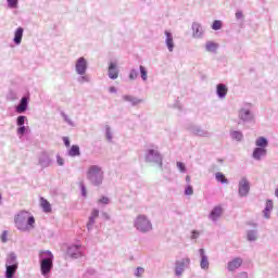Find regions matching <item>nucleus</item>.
<instances>
[{
    "mask_svg": "<svg viewBox=\"0 0 278 278\" xmlns=\"http://www.w3.org/2000/svg\"><path fill=\"white\" fill-rule=\"evenodd\" d=\"M14 224L18 231L29 233L36 229V218L27 211H21L14 216Z\"/></svg>",
    "mask_w": 278,
    "mask_h": 278,
    "instance_id": "f257e3e1",
    "label": "nucleus"
},
{
    "mask_svg": "<svg viewBox=\"0 0 278 278\" xmlns=\"http://www.w3.org/2000/svg\"><path fill=\"white\" fill-rule=\"evenodd\" d=\"M87 179L91 186H102L105 179V172L103 167L99 165H90L87 169Z\"/></svg>",
    "mask_w": 278,
    "mask_h": 278,
    "instance_id": "f03ea898",
    "label": "nucleus"
},
{
    "mask_svg": "<svg viewBox=\"0 0 278 278\" xmlns=\"http://www.w3.org/2000/svg\"><path fill=\"white\" fill-rule=\"evenodd\" d=\"M132 227L138 233H151V231H153V223L151 218L144 214H139L134 218Z\"/></svg>",
    "mask_w": 278,
    "mask_h": 278,
    "instance_id": "7ed1b4c3",
    "label": "nucleus"
},
{
    "mask_svg": "<svg viewBox=\"0 0 278 278\" xmlns=\"http://www.w3.org/2000/svg\"><path fill=\"white\" fill-rule=\"evenodd\" d=\"M39 260L41 275H43V277H47L53 268V253H51V251L49 250L40 252Z\"/></svg>",
    "mask_w": 278,
    "mask_h": 278,
    "instance_id": "20e7f679",
    "label": "nucleus"
},
{
    "mask_svg": "<svg viewBox=\"0 0 278 278\" xmlns=\"http://www.w3.org/2000/svg\"><path fill=\"white\" fill-rule=\"evenodd\" d=\"M16 270H18V257L16 256V253L10 252L5 258L4 277L14 278V275H16Z\"/></svg>",
    "mask_w": 278,
    "mask_h": 278,
    "instance_id": "39448f33",
    "label": "nucleus"
},
{
    "mask_svg": "<svg viewBox=\"0 0 278 278\" xmlns=\"http://www.w3.org/2000/svg\"><path fill=\"white\" fill-rule=\"evenodd\" d=\"M146 162L159 166L161 170H164V157L157 149H148L146 151Z\"/></svg>",
    "mask_w": 278,
    "mask_h": 278,
    "instance_id": "423d86ee",
    "label": "nucleus"
},
{
    "mask_svg": "<svg viewBox=\"0 0 278 278\" xmlns=\"http://www.w3.org/2000/svg\"><path fill=\"white\" fill-rule=\"evenodd\" d=\"M253 104L244 103L238 112V118L243 123H253L255 114L253 113Z\"/></svg>",
    "mask_w": 278,
    "mask_h": 278,
    "instance_id": "0eeeda50",
    "label": "nucleus"
},
{
    "mask_svg": "<svg viewBox=\"0 0 278 278\" xmlns=\"http://www.w3.org/2000/svg\"><path fill=\"white\" fill-rule=\"evenodd\" d=\"M190 268V257H184L175 262V276L182 277L186 269Z\"/></svg>",
    "mask_w": 278,
    "mask_h": 278,
    "instance_id": "6e6552de",
    "label": "nucleus"
},
{
    "mask_svg": "<svg viewBox=\"0 0 278 278\" xmlns=\"http://www.w3.org/2000/svg\"><path fill=\"white\" fill-rule=\"evenodd\" d=\"M251 192V182L247 177H242L238 182V194L241 199L249 197Z\"/></svg>",
    "mask_w": 278,
    "mask_h": 278,
    "instance_id": "1a4fd4ad",
    "label": "nucleus"
},
{
    "mask_svg": "<svg viewBox=\"0 0 278 278\" xmlns=\"http://www.w3.org/2000/svg\"><path fill=\"white\" fill-rule=\"evenodd\" d=\"M66 253L72 260H79V257H84V248L79 244H73L67 247Z\"/></svg>",
    "mask_w": 278,
    "mask_h": 278,
    "instance_id": "9d476101",
    "label": "nucleus"
},
{
    "mask_svg": "<svg viewBox=\"0 0 278 278\" xmlns=\"http://www.w3.org/2000/svg\"><path fill=\"white\" fill-rule=\"evenodd\" d=\"M75 71L77 75H86L88 71V61L86 60V58L80 56L76 60Z\"/></svg>",
    "mask_w": 278,
    "mask_h": 278,
    "instance_id": "9b49d317",
    "label": "nucleus"
},
{
    "mask_svg": "<svg viewBox=\"0 0 278 278\" xmlns=\"http://www.w3.org/2000/svg\"><path fill=\"white\" fill-rule=\"evenodd\" d=\"M38 165L41 168H49V166L53 165V160L47 152H41L38 156Z\"/></svg>",
    "mask_w": 278,
    "mask_h": 278,
    "instance_id": "f8f14e48",
    "label": "nucleus"
},
{
    "mask_svg": "<svg viewBox=\"0 0 278 278\" xmlns=\"http://www.w3.org/2000/svg\"><path fill=\"white\" fill-rule=\"evenodd\" d=\"M188 131L193 136H199L200 138H210V131L201 128V126L190 125L188 126Z\"/></svg>",
    "mask_w": 278,
    "mask_h": 278,
    "instance_id": "ddd939ff",
    "label": "nucleus"
},
{
    "mask_svg": "<svg viewBox=\"0 0 278 278\" xmlns=\"http://www.w3.org/2000/svg\"><path fill=\"white\" fill-rule=\"evenodd\" d=\"M29 108V97L24 96L15 106L16 114H25Z\"/></svg>",
    "mask_w": 278,
    "mask_h": 278,
    "instance_id": "4468645a",
    "label": "nucleus"
},
{
    "mask_svg": "<svg viewBox=\"0 0 278 278\" xmlns=\"http://www.w3.org/2000/svg\"><path fill=\"white\" fill-rule=\"evenodd\" d=\"M244 264V260L242 257H235L227 263L228 273H236L240 266Z\"/></svg>",
    "mask_w": 278,
    "mask_h": 278,
    "instance_id": "2eb2a0df",
    "label": "nucleus"
},
{
    "mask_svg": "<svg viewBox=\"0 0 278 278\" xmlns=\"http://www.w3.org/2000/svg\"><path fill=\"white\" fill-rule=\"evenodd\" d=\"M97 218H99V210L98 208H92L91 214L88 218L87 222V231H92L94 229V225L97 223Z\"/></svg>",
    "mask_w": 278,
    "mask_h": 278,
    "instance_id": "dca6fc26",
    "label": "nucleus"
},
{
    "mask_svg": "<svg viewBox=\"0 0 278 278\" xmlns=\"http://www.w3.org/2000/svg\"><path fill=\"white\" fill-rule=\"evenodd\" d=\"M118 63L116 61H111L109 63V70H108V75L110 79H118Z\"/></svg>",
    "mask_w": 278,
    "mask_h": 278,
    "instance_id": "f3484780",
    "label": "nucleus"
},
{
    "mask_svg": "<svg viewBox=\"0 0 278 278\" xmlns=\"http://www.w3.org/2000/svg\"><path fill=\"white\" fill-rule=\"evenodd\" d=\"M192 37L193 38H203V34H205V29H203V26L199 22H193L192 26Z\"/></svg>",
    "mask_w": 278,
    "mask_h": 278,
    "instance_id": "a211bd4d",
    "label": "nucleus"
},
{
    "mask_svg": "<svg viewBox=\"0 0 278 278\" xmlns=\"http://www.w3.org/2000/svg\"><path fill=\"white\" fill-rule=\"evenodd\" d=\"M200 253V268L202 270H210V258L207 257V254H205V250L204 249H200L199 250Z\"/></svg>",
    "mask_w": 278,
    "mask_h": 278,
    "instance_id": "6ab92c4d",
    "label": "nucleus"
},
{
    "mask_svg": "<svg viewBox=\"0 0 278 278\" xmlns=\"http://www.w3.org/2000/svg\"><path fill=\"white\" fill-rule=\"evenodd\" d=\"M266 155H268V150L264 148H255L252 153V157L256 162H262Z\"/></svg>",
    "mask_w": 278,
    "mask_h": 278,
    "instance_id": "aec40b11",
    "label": "nucleus"
},
{
    "mask_svg": "<svg viewBox=\"0 0 278 278\" xmlns=\"http://www.w3.org/2000/svg\"><path fill=\"white\" fill-rule=\"evenodd\" d=\"M220 216H223V206L217 205L213 207V210L208 214V219L212 220V223H217Z\"/></svg>",
    "mask_w": 278,
    "mask_h": 278,
    "instance_id": "412c9836",
    "label": "nucleus"
},
{
    "mask_svg": "<svg viewBox=\"0 0 278 278\" xmlns=\"http://www.w3.org/2000/svg\"><path fill=\"white\" fill-rule=\"evenodd\" d=\"M165 45L169 51V53H173L175 50V40L173 39V33L165 30Z\"/></svg>",
    "mask_w": 278,
    "mask_h": 278,
    "instance_id": "4be33fe9",
    "label": "nucleus"
},
{
    "mask_svg": "<svg viewBox=\"0 0 278 278\" xmlns=\"http://www.w3.org/2000/svg\"><path fill=\"white\" fill-rule=\"evenodd\" d=\"M227 92H229V88H227V85L218 84L216 86V94L218 99H225V97H227Z\"/></svg>",
    "mask_w": 278,
    "mask_h": 278,
    "instance_id": "5701e85b",
    "label": "nucleus"
},
{
    "mask_svg": "<svg viewBox=\"0 0 278 278\" xmlns=\"http://www.w3.org/2000/svg\"><path fill=\"white\" fill-rule=\"evenodd\" d=\"M25 29H23V27H18L15 33H14V38H13V42L14 45H21V42H23V34H24Z\"/></svg>",
    "mask_w": 278,
    "mask_h": 278,
    "instance_id": "b1692460",
    "label": "nucleus"
},
{
    "mask_svg": "<svg viewBox=\"0 0 278 278\" xmlns=\"http://www.w3.org/2000/svg\"><path fill=\"white\" fill-rule=\"evenodd\" d=\"M123 101H126L127 103H130L131 105H138L142 103V99H138L134 96L124 94L122 96Z\"/></svg>",
    "mask_w": 278,
    "mask_h": 278,
    "instance_id": "393cba45",
    "label": "nucleus"
},
{
    "mask_svg": "<svg viewBox=\"0 0 278 278\" xmlns=\"http://www.w3.org/2000/svg\"><path fill=\"white\" fill-rule=\"evenodd\" d=\"M218 47L219 45L215 41L205 42V51H207V53H216L218 51Z\"/></svg>",
    "mask_w": 278,
    "mask_h": 278,
    "instance_id": "a878e982",
    "label": "nucleus"
},
{
    "mask_svg": "<svg viewBox=\"0 0 278 278\" xmlns=\"http://www.w3.org/2000/svg\"><path fill=\"white\" fill-rule=\"evenodd\" d=\"M231 140H236V142H242L244 140V134L240 130H230Z\"/></svg>",
    "mask_w": 278,
    "mask_h": 278,
    "instance_id": "bb28decb",
    "label": "nucleus"
},
{
    "mask_svg": "<svg viewBox=\"0 0 278 278\" xmlns=\"http://www.w3.org/2000/svg\"><path fill=\"white\" fill-rule=\"evenodd\" d=\"M255 147L258 149H268V139L266 137H258L255 140Z\"/></svg>",
    "mask_w": 278,
    "mask_h": 278,
    "instance_id": "cd10ccee",
    "label": "nucleus"
},
{
    "mask_svg": "<svg viewBox=\"0 0 278 278\" xmlns=\"http://www.w3.org/2000/svg\"><path fill=\"white\" fill-rule=\"evenodd\" d=\"M104 135L108 140V142H112L114 140V135L112 132V127L110 125H104Z\"/></svg>",
    "mask_w": 278,
    "mask_h": 278,
    "instance_id": "c85d7f7f",
    "label": "nucleus"
},
{
    "mask_svg": "<svg viewBox=\"0 0 278 278\" xmlns=\"http://www.w3.org/2000/svg\"><path fill=\"white\" fill-rule=\"evenodd\" d=\"M40 205L46 214H49L51 212V203H49L47 199L40 198Z\"/></svg>",
    "mask_w": 278,
    "mask_h": 278,
    "instance_id": "c756f323",
    "label": "nucleus"
},
{
    "mask_svg": "<svg viewBox=\"0 0 278 278\" xmlns=\"http://www.w3.org/2000/svg\"><path fill=\"white\" fill-rule=\"evenodd\" d=\"M70 157H77L81 155V152L79 150V146H72V148L68 150Z\"/></svg>",
    "mask_w": 278,
    "mask_h": 278,
    "instance_id": "7c9ffc66",
    "label": "nucleus"
},
{
    "mask_svg": "<svg viewBox=\"0 0 278 278\" xmlns=\"http://www.w3.org/2000/svg\"><path fill=\"white\" fill-rule=\"evenodd\" d=\"M215 179L219 184H229V180L227 179V177H225V175L223 173H220V172H217L215 174Z\"/></svg>",
    "mask_w": 278,
    "mask_h": 278,
    "instance_id": "2f4dec72",
    "label": "nucleus"
},
{
    "mask_svg": "<svg viewBox=\"0 0 278 278\" xmlns=\"http://www.w3.org/2000/svg\"><path fill=\"white\" fill-rule=\"evenodd\" d=\"M247 238L249 242H255L257 240V230H248Z\"/></svg>",
    "mask_w": 278,
    "mask_h": 278,
    "instance_id": "473e14b6",
    "label": "nucleus"
},
{
    "mask_svg": "<svg viewBox=\"0 0 278 278\" xmlns=\"http://www.w3.org/2000/svg\"><path fill=\"white\" fill-rule=\"evenodd\" d=\"M139 71H140L142 81H147V79H149V72L147 71V67L140 65Z\"/></svg>",
    "mask_w": 278,
    "mask_h": 278,
    "instance_id": "72a5a7b5",
    "label": "nucleus"
},
{
    "mask_svg": "<svg viewBox=\"0 0 278 278\" xmlns=\"http://www.w3.org/2000/svg\"><path fill=\"white\" fill-rule=\"evenodd\" d=\"M61 116L64 121V123H67L70 125V127H75V122H73V119L64 112H61Z\"/></svg>",
    "mask_w": 278,
    "mask_h": 278,
    "instance_id": "f704fd0d",
    "label": "nucleus"
},
{
    "mask_svg": "<svg viewBox=\"0 0 278 278\" xmlns=\"http://www.w3.org/2000/svg\"><path fill=\"white\" fill-rule=\"evenodd\" d=\"M212 29L214 31H218L219 29H223V21L220 20H215L212 24Z\"/></svg>",
    "mask_w": 278,
    "mask_h": 278,
    "instance_id": "c9c22d12",
    "label": "nucleus"
},
{
    "mask_svg": "<svg viewBox=\"0 0 278 278\" xmlns=\"http://www.w3.org/2000/svg\"><path fill=\"white\" fill-rule=\"evenodd\" d=\"M27 121V116H25V115H20V116H17V118H16V125L18 126V127H23V126H25V122Z\"/></svg>",
    "mask_w": 278,
    "mask_h": 278,
    "instance_id": "e433bc0d",
    "label": "nucleus"
},
{
    "mask_svg": "<svg viewBox=\"0 0 278 278\" xmlns=\"http://www.w3.org/2000/svg\"><path fill=\"white\" fill-rule=\"evenodd\" d=\"M128 77L130 81H136V79H138V70L131 68Z\"/></svg>",
    "mask_w": 278,
    "mask_h": 278,
    "instance_id": "4c0bfd02",
    "label": "nucleus"
},
{
    "mask_svg": "<svg viewBox=\"0 0 278 278\" xmlns=\"http://www.w3.org/2000/svg\"><path fill=\"white\" fill-rule=\"evenodd\" d=\"M78 84H88L90 81V78L88 76L85 75H80L77 78Z\"/></svg>",
    "mask_w": 278,
    "mask_h": 278,
    "instance_id": "58836bf2",
    "label": "nucleus"
},
{
    "mask_svg": "<svg viewBox=\"0 0 278 278\" xmlns=\"http://www.w3.org/2000/svg\"><path fill=\"white\" fill-rule=\"evenodd\" d=\"M185 194L187 197H192V194H194V189L191 187V185H187L185 188Z\"/></svg>",
    "mask_w": 278,
    "mask_h": 278,
    "instance_id": "ea45409f",
    "label": "nucleus"
},
{
    "mask_svg": "<svg viewBox=\"0 0 278 278\" xmlns=\"http://www.w3.org/2000/svg\"><path fill=\"white\" fill-rule=\"evenodd\" d=\"M142 275H144V268L143 267H137L135 270V277L142 278Z\"/></svg>",
    "mask_w": 278,
    "mask_h": 278,
    "instance_id": "a19ab883",
    "label": "nucleus"
},
{
    "mask_svg": "<svg viewBox=\"0 0 278 278\" xmlns=\"http://www.w3.org/2000/svg\"><path fill=\"white\" fill-rule=\"evenodd\" d=\"M98 203L101 205H110V198L108 197H102L98 200Z\"/></svg>",
    "mask_w": 278,
    "mask_h": 278,
    "instance_id": "79ce46f5",
    "label": "nucleus"
},
{
    "mask_svg": "<svg viewBox=\"0 0 278 278\" xmlns=\"http://www.w3.org/2000/svg\"><path fill=\"white\" fill-rule=\"evenodd\" d=\"M8 7L11 9L18 8V0H7Z\"/></svg>",
    "mask_w": 278,
    "mask_h": 278,
    "instance_id": "37998d69",
    "label": "nucleus"
},
{
    "mask_svg": "<svg viewBox=\"0 0 278 278\" xmlns=\"http://www.w3.org/2000/svg\"><path fill=\"white\" fill-rule=\"evenodd\" d=\"M176 166H177V168H178V170L180 172V173H186V164H184V163H181V162H177L176 163Z\"/></svg>",
    "mask_w": 278,
    "mask_h": 278,
    "instance_id": "c03bdc74",
    "label": "nucleus"
},
{
    "mask_svg": "<svg viewBox=\"0 0 278 278\" xmlns=\"http://www.w3.org/2000/svg\"><path fill=\"white\" fill-rule=\"evenodd\" d=\"M79 188L81 190V197H88V191L86 190V185H84V182L79 184Z\"/></svg>",
    "mask_w": 278,
    "mask_h": 278,
    "instance_id": "a18cd8bd",
    "label": "nucleus"
},
{
    "mask_svg": "<svg viewBox=\"0 0 278 278\" xmlns=\"http://www.w3.org/2000/svg\"><path fill=\"white\" fill-rule=\"evenodd\" d=\"M25 131H27V127L25 126H20L17 128V136H25Z\"/></svg>",
    "mask_w": 278,
    "mask_h": 278,
    "instance_id": "49530a36",
    "label": "nucleus"
},
{
    "mask_svg": "<svg viewBox=\"0 0 278 278\" xmlns=\"http://www.w3.org/2000/svg\"><path fill=\"white\" fill-rule=\"evenodd\" d=\"M265 210H266V212H273V200L266 201Z\"/></svg>",
    "mask_w": 278,
    "mask_h": 278,
    "instance_id": "de8ad7c7",
    "label": "nucleus"
},
{
    "mask_svg": "<svg viewBox=\"0 0 278 278\" xmlns=\"http://www.w3.org/2000/svg\"><path fill=\"white\" fill-rule=\"evenodd\" d=\"M7 99L9 100V101H16V93H14V91H11L9 94H8V97H7Z\"/></svg>",
    "mask_w": 278,
    "mask_h": 278,
    "instance_id": "09e8293b",
    "label": "nucleus"
},
{
    "mask_svg": "<svg viewBox=\"0 0 278 278\" xmlns=\"http://www.w3.org/2000/svg\"><path fill=\"white\" fill-rule=\"evenodd\" d=\"M235 16L237 21H242V18H244V13H242V11H237Z\"/></svg>",
    "mask_w": 278,
    "mask_h": 278,
    "instance_id": "8fccbe9b",
    "label": "nucleus"
},
{
    "mask_svg": "<svg viewBox=\"0 0 278 278\" xmlns=\"http://www.w3.org/2000/svg\"><path fill=\"white\" fill-rule=\"evenodd\" d=\"M56 164L59 166H64V159L60 156V154L56 155Z\"/></svg>",
    "mask_w": 278,
    "mask_h": 278,
    "instance_id": "3c124183",
    "label": "nucleus"
},
{
    "mask_svg": "<svg viewBox=\"0 0 278 278\" xmlns=\"http://www.w3.org/2000/svg\"><path fill=\"white\" fill-rule=\"evenodd\" d=\"M1 242L5 243L8 242V231L4 230L1 235Z\"/></svg>",
    "mask_w": 278,
    "mask_h": 278,
    "instance_id": "603ef678",
    "label": "nucleus"
},
{
    "mask_svg": "<svg viewBox=\"0 0 278 278\" xmlns=\"http://www.w3.org/2000/svg\"><path fill=\"white\" fill-rule=\"evenodd\" d=\"M200 233L198 230H193L191 232V240H197L199 238Z\"/></svg>",
    "mask_w": 278,
    "mask_h": 278,
    "instance_id": "864d4df0",
    "label": "nucleus"
},
{
    "mask_svg": "<svg viewBox=\"0 0 278 278\" xmlns=\"http://www.w3.org/2000/svg\"><path fill=\"white\" fill-rule=\"evenodd\" d=\"M236 278H249V274L247 271H241L237 275Z\"/></svg>",
    "mask_w": 278,
    "mask_h": 278,
    "instance_id": "5fc2aeb1",
    "label": "nucleus"
},
{
    "mask_svg": "<svg viewBox=\"0 0 278 278\" xmlns=\"http://www.w3.org/2000/svg\"><path fill=\"white\" fill-rule=\"evenodd\" d=\"M63 142L65 147H71V139H68V137H63Z\"/></svg>",
    "mask_w": 278,
    "mask_h": 278,
    "instance_id": "6e6d98bb",
    "label": "nucleus"
},
{
    "mask_svg": "<svg viewBox=\"0 0 278 278\" xmlns=\"http://www.w3.org/2000/svg\"><path fill=\"white\" fill-rule=\"evenodd\" d=\"M263 214L264 218H270V211H266V208H264Z\"/></svg>",
    "mask_w": 278,
    "mask_h": 278,
    "instance_id": "4d7b16f0",
    "label": "nucleus"
},
{
    "mask_svg": "<svg viewBox=\"0 0 278 278\" xmlns=\"http://www.w3.org/2000/svg\"><path fill=\"white\" fill-rule=\"evenodd\" d=\"M109 92H111L112 94H116L117 92L116 87H110Z\"/></svg>",
    "mask_w": 278,
    "mask_h": 278,
    "instance_id": "13d9d810",
    "label": "nucleus"
},
{
    "mask_svg": "<svg viewBox=\"0 0 278 278\" xmlns=\"http://www.w3.org/2000/svg\"><path fill=\"white\" fill-rule=\"evenodd\" d=\"M190 181H191L190 176H186V184H187V186H190Z\"/></svg>",
    "mask_w": 278,
    "mask_h": 278,
    "instance_id": "bf43d9fd",
    "label": "nucleus"
},
{
    "mask_svg": "<svg viewBox=\"0 0 278 278\" xmlns=\"http://www.w3.org/2000/svg\"><path fill=\"white\" fill-rule=\"evenodd\" d=\"M102 216L106 219L110 220V215L108 213H102Z\"/></svg>",
    "mask_w": 278,
    "mask_h": 278,
    "instance_id": "052dcab7",
    "label": "nucleus"
}]
</instances>
